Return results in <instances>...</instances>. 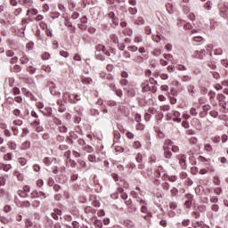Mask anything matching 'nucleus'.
<instances>
[{
  "label": "nucleus",
  "instance_id": "c03bdc74",
  "mask_svg": "<svg viewBox=\"0 0 228 228\" xmlns=\"http://www.w3.org/2000/svg\"><path fill=\"white\" fill-rule=\"evenodd\" d=\"M120 132L119 131H115L114 132V142H118L120 140Z\"/></svg>",
  "mask_w": 228,
  "mask_h": 228
},
{
  "label": "nucleus",
  "instance_id": "774afa93",
  "mask_svg": "<svg viewBox=\"0 0 228 228\" xmlns=\"http://www.w3.org/2000/svg\"><path fill=\"white\" fill-rule=\"evenodd\" d=\"M32 206L34 207V208H40V200H34L33 202H32Z\"/></svg>",
  "mask_w": 228,
  "mask_h": 228
},
{
  "label": "nucleus",
  "instance_id": "c85d7f7f",
  "mask_svg": "<svg viewBox=\"0 0 228 228\" xmlns=\"http://www.w3.org/2000/svg\"><path fill=\"white\" fill-rule=\"evenodd\" d=\"M43 163H45V165H46V167H49L53 164V159H51V158L46 157L44 159Z\"/></svg>",
  "mask_w": 228,
  "mask_h": 228
},
{
  "label": "nucleus",
  "instance_id": "473e14b6",
  "mask_svg": "<svg viewBox=\"0 0 228 228\" xmlns=\"http://www.w3.org/2000/svg\"><path fill=\"white\" fill-rule=\"evenodd\" d=\"M87 159L91 163H97V158L95 157V155H92V154L88 155Z\"/></svg>",
  "mask_w": 228,
  "mask_h": 228
},
{
  "label": "nucleus",
  "instance_id": "e433bc0d",
  "mask_svg": "<svg viewBox=\"0 0 228 228\" xmlns=\"http://www.w3.org/2000/svg\"><path fill=\"white\" fill-rule=\"evenodd\" d=\"M47 197H49V194H47L42 191H38V199H47Z\"/></svg>",
  "mask_w": 228,
  "mask_h": 228
},
{
  "label": "nucleus",
  "instance_id": "9d476101",
  "mask_svg": "<svg viewBox=\"0 0 228 228\" xmlns=\"http://www.w3.org/2000/svg\"><path fill=\"white\" fill-rule=\"evenodd\" d=\"M109 19H110L111 22L113 24H115V26H118V19H117V17H115V12H109Z\"/></svg>",
  "mask_w": 228,
  "mask_h": 228
},
{
  "label": "nucleus",
  "instance_id": "6e6552de",
  "mask_svg": "<svg viewBox=\"0 0 228 228\" xmlns=\"http://www.w3.org/2000/svg\"><path fill=\"white\" fill-rule=\"evenodd\" d=\"M161 175H162V179H164V181H167V179H168L170 177V176H168V175H167L163 172V167H159V169L157 170V176L161 177Z\"/></svg>",
  "mask_w": 228,
  "mask_h": 228
},
{
  "label": "nucleus",
  "instance_id": "bb28decb",
  "mask_svg": "<svg viewBox=\"0 0 228 228\" xmlns=\"http://www.w3.org/2000/svg\"><path fill=\"white\" fill-rule=\"evenodd\" d=\"M20 61L22 65H26L27 63L29 62V59L28 58V56L23 55L20 59Z\"/></svg>",
  "mask_w": 228,
  "mask_h": 228
},
{
  "label": "nucleus",
  "instance_id": "37998d69",
  "mask_svg": "<svg viewBox=\"0 0 228 228\" xmlns=\"http://www.w3.org/2000/svg\"><path fill=\"white\" fill-rule=\"evenodd\" d=\"M182 10L183 13L188 14L190 12V6H188V4H182Z\"/></svg>",
  "mask_w": 228,
  "mask_h": 228
},
{
  "label": "nucleus",
  "instance_id": "a878e982",
  "mask_svg": "<svg viewBox=\"0 0 228 228\" xmlns=\"http://www.w3.org/2000/svg\"><path fill=\"white\" fill-rule=\"evenodd\" d=\"M14 175L15 177H17L18 181H24V175H22L19 171H15Z\"/></svg>",
  "mask_w": 228,
  "mask_h": 228
},
{
  "label": "nucleus",
  "instance_id": "a19ab883",
  "mask_svg": "<svg viewBox=\"0 0 228 228\" xmlns=\"http://www.w3.org/2000/svg\"><path fill=\"white\" fill-rule=\"evenodd\" d=\"M27 70L29 72V74H36L37 73V68L33 66L27 67Z\"/></svg>",
  "mask_w": 228,
  "mask_h": 228
},
{
  "label": "nucleus",
  "instance_id": "603ef678",
  "mask_svg": "<svg viewBox=\"0 0 228 228\" xmlns=\"http://www.w3.org/2000/svg\"><path fill=\"white\" fill-rule=\"evenodd\" d=\"M151 54H153V56H160V54H161V49H159V48L155 49V50L151 53Z\"/></svg>",
  "mask_w": 228,
  "mask_h": 228
},
{
  "label": "nucleus",
  "instance_id": "7c9ffc66",
  "mask_svg": "<svg viewBox=\"0 0 228 228\" xmlns=\"http://www.w3.org/2000/svg\"><path fill=\"white\" fill-rule=\"evenodd\" d=\"M163 58H165V60H167V61H174V56L170 53H164Z\"/></svg>",
  "mask_w": 228,
  "mask_h": 228
},
{
  "label": "nucleus",
  "instance_id": "20e7f679",
  "mask_svg": "<svg viewBox=\"0 0 228 228\" xmlns=\"http://www.w3.org/2000/svg\"><path fill=\"white\" fill-rule=\"evenodd\" d=\"M62 101L65 102V104H69V102H71V104H76V101L72 99L70 93H64L62 95Z\"/></svg>",
  "mask_w": 228,
  "mask_h": 228
},
{
  "label": "nucleus",
  "instance_id": "9b49d317",
  "mask_svg": "<svg viewBox=\"0 0 228 228\" xmlns=\"http://www.w3.org/2000/svg\"><path fill=\"white\" fill-rule=\"evenodd\" d=\"M0 170L10 172V170H12V166L10 164L0 163Z\"/></svg>",
  "mask_w": 228,
  "mask_h": 228
},
{
  "label": "nucleus",
  "instance_id": "cd10ccee",
  "mask_svg": "<svg viewBox=\"0 0 228 228\" xmlns=\"http://www.w3.org/2000/svg\"><path fill=\"white\" fill-rule=\"evenodd\" d=\"M77 163H78V165H80V167H82L83 170H86L87 165H86V162L85 160L78 159Z\"/></svg>",
  "mask_w": 228,
  "mask_h": 228
},
{
  "label": "nucleus",
  "instance_id": "0e129e2a",
  "mask_svg": "<svg viewBox=\"0 0 228 228\" xmlns=\"http://www.w3.org/2000/svg\"><path fill=\"white\" fill-rule=\"evenodd\" d=\"M161 111H170V105H163L160 107Z\"/></svg>",
  "mask_w": 228,
  "mask_h": 228
},
{
  "label": "nucleus",
  "instance_id": "e2e57ef3",
  "mask_svg": "<svg viewBox=\"0 0 228 228\" xmlns=\"http://www.w3.org/2000/svg\"><path fill=\"white\" fill-rule=\"evenodd\" d=\"M69 136L73 140H77V138H78L77 134H76V132H74V131L69 132Z\"/></svg>",
  "mask_w": 228,
  "mask_h": 228
},
{
  "label": "nucleus",
  "instance_id": "bf43d9fd",
  "mask_svg": "<svg viewBox=\"0 0 228 228\" xmlns=\"http://www.w3.org/2000/svg\"><path fill=\"white\" fill-rule=\"evenodd\" d=\"M42 70H45V72H47L49 74V72H51V66H49V65H43L42 66Z\"/></svg>",
  "mask_w": 228,
  "mask_h": 228
},
{
  "label": "nucleus",
  "instance_id": "79ce46f5",
  "mask_svg": "<svg viewBox=\"0 0 228 228\" xmlns=\"http://www.w3.org/2000/svg\"><path fill=\"white\" fill-rule=\"evenodd\" d=\"M163 37V35L161 34H158L156 36L152 37V40H154V42H161V37Z\"/></svg>",
  "mask_w": 228,
  "mask_h": 228
},
{
  "label": "nucleus",
  "instance_id": "393cba45",
  "mask_svg": "<svg viewBox=\"0 0 228 228\" xmlns=\"http://www.w3.org/2000/svg\"><path fill=\"white\" fill-rule=\"evenodd\" d=\"M12 72L19 73L22 70V67L19 64H16L12 68Z\"/></svg>",
  "mask_w": 228,
  "mask_h": 228
},
{
  "label": "nucleus",
  "instance_id": "5701e85b",
  "mask_svg": "<svg viewBox=\"0 0 228 228\" xmlns=\"http://www.w3.org/2000/svg\"><path fill=\"white\" fill-rule=\"evenodd\" d=\"M82 151H85L86 152L92 153L94 152V148L88 144H86L84 147H82Z\"/></svg>",
  "mask_w": 228,
  "mask_h": 228
},
{
  "label": "nucleus",
  "instance_id": "423d86ee",
  "mask_svg": "<svg viewBox=\"0 0 228 228\" xmlns=\"http://www.w3.org/2000/svg\"><path fill=\"white\" fill-rule=\"evenodd\" d=\"M206 55V50L202 49L200 51H195L193 53V57L198 60H204V56Z\"/></svg>",
  "mask_w": 228,
  "mask_h": 228
},
{
  "label": "nucleus",
  "instance_id": "49530a36",
  "mask_svg": "<svg viewBox=\"0 0 228 228\" xmlns=\"http://www.w3.org/2000/svg\"><path fill=\"white\" fill-rule=\"evenodd\" d=\"M204 150L206 151V152H213V147L211 146V144H205Z\"/></svg>",
  "mask_w": 228,
  "mask_h": 228
},
{
  "label": "nucleus",
  "instance_id": "69168bd1",
  "mask_svg": "<svg viewBox=\"0 0 228 228\" xmlns=\"http://www.w3.org/2000/svg\"><path fill=\"white\" fill-rule=\"evenodd\" d=\"M30 126H32L33 127H36V126H40V119H34V122L30 123Z\"/></svg>",
  "mask_w": 228,
  "mask_h": 228
},
{
  "label": "nucleus",
  "instance_id": "f704fd0d",
  "mask_svg": "<svg viewBox=\"0 0 228 228\" xmlns=\"http://www.w3.org/2000/svg\"><path fill=\"white\" fill-rule=\"evenodd\" d=\"M110 40L113 42V44H118V36L116 34L110 35Z\"/></svg>",
  "mask_w": 228,
  "mask_h": 228
},
{
  "label": "nucleus",
  "instance_id": "1a4fd4ad",
  "mask_svg": "<svg viewBox=\"0 0 228 228\" xmlns=\"http://www.w3.org/2000/svg\"><path fill=\"white\" fill-rule=\"evenodd\" d=\"M164 149V157L167 159H170L172 158V151H170V148L168 146H163Z\"/></svg>",
  "mask_w": 228,
  "mask_h": 228
},
{
  "label": "nucleus",
  "instance_id": "4468645a",
  "mask_svg": "<svg viewBox=\"0 0 228 228\" xmlns=\"http://www.w3.org/2000/svg\"><path fill=\"white\" fill-rule=\"evenodd\" d=\"M179 163L183 170H186V155H182Z\"/></svg>",
  "mask_w": 228,
  "mask_h": 228
},
{
  "label": "nucleus",
  "instance_id": "3c124183",
  "mask_svg": "<svg viewBox=\"0 0 228 228\" xmlns=\"http://www.w3.org/2000/svg\"><path fill=\"white\" fill-rule=\"evenodd\" d=\"M145 21L143 20V19L142 17H138L135 20V24H137V26H142V24H143Z\"/></svg>",
  "mask_w": 228,
  "mask_h": 228
},
{
  "label": "nucleus",
  "instance_id": "4be33fe9",
  "mask_svg": "<svg viewBox=\"0 0 228 228\" xmlns=\"http://www.w3.org/2000/svg\"><path fill=\"white\" fill-rule=\"evenodd\" d=\"M208 97H209L210 102H212V103L215 102V98L216 97V93H215L213 91H209Z\"/></svg>",
  "mask_w": 228,
  "mask_h": 228
},
{
  "label": "nucleus",
  "instance_id": "ddd939ff",
  "mask_svg": "<svg viewBox=\"0 0 228 228\" xmlns=\"http://www.w3.org/2000/svg\"><path fill=\"white\" fill-rule=\"evenodd\" d=\"M41 28H43V29H45V34L47 35V37H53V32L51 31V29L47 28V24H45V22L42 21L40 24Z\"/></svg>",
  "mask_w": 228,
  "mask_h": 228
},
{
  "label": "nucleus",
  "instance_id": "864d4df0",
  "mask_svg": "<svg viewBox=\"0 0 228 228\" xmlns=\"http://www.w3.org/2000/svg\"><path fill=\"white\" fill-rule=\"evenodd\" d=\"M12 153H7L4 156V161H12Z\"/></svg>",
  "mask_w": 228,
  "mask_h": 228
},
{
  "label": "nucleus",
  "instance_id": "72a5a7b5",
  "mask_svg": "<svg viewBox=\"0 0 228 228\" xmlns=\"http://www.w3.org/2000/svg\"><path fill=\"white\" fill-rule=\"evenodd\" d=\"M68 163L69 164V167L71 168H76L77 167V163L76 162V160L69 159Z\"/></svg>",
  "mask_w": 228,
  "mask_h": 228
},
{
  "label": "nucleus",
  "instance_id": "4d7b16f0",
  "mask_svg": "<svg viewBox=\"0 0 228 228\" xmlns=\"http://www.w3.org/2000/svg\"><path fill=\"white\" fill-rule=\"evenodd\" d=\"M199 104H206V102H208V99H206V97L201 96L199 98Z\"/></svg>",
  "mask_w": 228,
  "mask_h": 228
},
{
  "label": "nucleus",
  "instance_id": "338daca9",
  "mask_svg": "<svg viewBox=\"0 0 228 228\" xmlns=\"http://www.w3.org/2000/svg\"><path fill=\"white\" fill-rule=\"evenodd\" d=\"M48 186H53L54 185V179L53 177H49L47 181Z\"/></svg>",
  "mask_w": 228,
  "mask_h": 228
},
{
  "label": "nucleus",
  "instance_id": "39448f33",
  "mask_svg": "<svg viewBox=\"0 0 228 228\" xmlns=\"http://www.w3.org/2000/svg\"><path fill=\"white\" fill-rule=\"evenodd\" d=\"M124 90L127 93V95L130 97H134L136 95V88H134V86L128 85V87H124Z\"/></svg>",
  "mask_w": 228,
  "mask_h": 228
},
{
  "label": "nucleus",
  "instance_id": "58836bf2",
  "mask_svg": "<svg viewBox=\"0 0 228 228\" xmlns=\"http://www.w3.org/2000/svg\"><path fill=\"white\" fill-rule=\"evenodd\" d=\"M174 145V142L170 139H167L165 141L164 143V147H168L170 149V147H172Z\"/></svg>",
  "mask_w": 228,
  "mask_h": 228
},
{
  "label": "nucleus",
  "instance_id": "6ab92c4d",
  "mask_svg": "<svg viewBox=\"0 0 228 228\" xmlns=\"http://www.w3.org/2000/svg\"><path fill=\"white\" fill-rule=\"evenodd\" d=\"M29 147H31V142H29V141H25L21 144V150L22 151H28V149H29Z\"/></svg>",
  "mask_w": 228,
  "mask_h": 228
},
{
  "label": "nucleus",
  "instance_id": "aec40b11",
  "mask_svg": "<svg viewBox=\"0 0 228 228\" xmlns=\"http://www.w3.org/2000/svg\"><path fill=\"white\" fill-rule=\"evenodd\" d=\"M7 147L11 150V151H15L17 149V143L15 142L10 141L7 143Z\"/></svg>",
  "mask_w": 228,
  "mask_h": 228
},
{
  "label": "nucleus",
  "instance_id": "ea45409f",
  "mask_svg": "<svg viewBox=\"0 0 228 228\" xmlns=\"http://www.w3.org/2000/svg\"><path fill=\"white\" fill-rule=\"evenodd\" d=\"M213 47H214L213 45H208L206 46V51H207V53H209V56H213V53H212Z\"/></svg>",
  "mask_w": 228,
  "mask_h": 228
},
{
  "label": "nucleus",
  "instance_id": "c9c22d12",
  "mask_svg": "<svg viewBox=\"0 0 228 228\" xmlns=\"http://www.w3.org/2000/svg\"><path fill=\"white\" fill-rule=\"evenodd\" d=\"M71 99H73V101H75V102L77 103L78 102V101H81V95L73 94H71Z\"/></svg>",
  "mask_w": 228,
  "mask_h": 228
},
{
  "label": "nucleus",
  "instance_id": "412c9836",
  "mask_svg": "<svg viewBox=\"0 0 228 228\" xmlns=\"http://www.w3.org/2000/svg\"><path fill=\"white\" fill-rule=\"evenodd\" d=\"M44 115L46 117H51L53 115V109L51 107H46L45 111H43Z\"/></svg>",
  "mask_w": 228,
  "mask_h": 228
},
{
  "label": "nucleus",
  "instance_id": "de8ad7c7",
  "mask_svg": "<svg viewBox=\"0 0 228 228\" xmlns=\"http://www.w3.org/2000/svg\"><path fill=\"white\" fill-rule=\"evenodd\" d=\"M216 99H217V101H219V102H222L225 101V95H224L222 94H218L216 95Z\"/></svg>",
  "mask_w": 228,
  "mask_h": 228
},
{
  "label": "nucleus",
  "instance_id": "f257e3e1",
  "mask_svg": "<svg viewBox=\"0 0 228 228\" xmlns=\"http://www.w3.org/2000/svg\"><path fill=\"white\" fill-rule=\"evenodd\" d=\"M217 6L220 11L221 17H223V19H225L228 15V12H228V3L227 2H224V3L220 2Z\"/></svg>",
  "mask_w": 228,
  "mask_h": 228
},
{
  "label": "nucleus",
  "instance_id": "2f4dec72",
  "mask_svg": "<svg viewBox=\"0 0 228 228\" xmlns=\"http://www.w3.org/2000/svg\"><path fill=\"white\" fill-rule=\"evenodd\" d=\"M224 51L222 50V48H216L214 49V55L215 56H222Z\"/></svg>",
  "mask_w": 228,
  "mask_h": 228
},
{
  "label": "nucleus",
  "instance_id": "13d9d810",
  "mask_svg": "<svg viewBox=\"0 0 228 228\" xmlns=\"http://www.w3.org/2000/svg\"><path fill=\"white\" fill-rule=\"evenodd\" d=\"M59 131H60V133H67V131H69V128H67V126L61 125V126H59Z\"/></svg>",
  "mask_w": 228,
  "mask_h": 228
},
{
  "label": "nucleus",
  "instance_id": "b1692460",
  "mask_svg": "<svg viewBox=\"0 0 228 228\" xmlns=\"http://www.w3.org/2000/svg\"><path fill=\"white\" fill-rule=\"evenodd\" d=\"M166 8L168 13L170 14L174 13V4H172L171 3H168L166 4Z\"/></svg>",
  "mask_w": 228,
  "mask_h": 228
},
{
  "label": "nucleus",
  "instance_id": "0eeeda50",
  "mask_svg": "<svg viewBox=\"0 0 228 228\" xmlns=\"http://www.w3.org/2000/svg\"><path fill=\"white\" fill-rule=\"evenodd\" d=\"M30 190H31V187H29V185L23 186V191H19L20 197H24V198L28 197V194L29 193Z\"/></svg>",
  "mask_w": 228,
  "mask_h": 228
},
{
  "label": "nucleus",
  "instance_id": "f8f14e48",
  "mask_svg": "<svg viewBox=\"0 0 228 228\" xmlns=\"http://www.w3.org/2000/svg\"><path fill=\"white\" fill-rule=\"evenodd\" d=\"M173 117L174 122H181V112L174 110Z\"/></svg>",
  "mask_w": 228,
  "mask_h": 228
},
{
  "label": "nucleus",
  "instance_id": "7ed1b4c3",
  "mask_svg": "<svg viewBox=\"0 0 228 228\" xmlns=\"http://www.w3.org/2000/svg\"><path fill=\"white\" fill-rule=\"evenodd\" d=\"M102 49H104L103 45H98L95 46V58L96 60H101L102 61L104 60V57L101 54H99Z\"/></svg>",
  "mask_w": 228,
  "mask_h": 228
},
{
  "label": "nucleus",
  "instance_id": "a18cd8bd",
  "mask_svg": "<svg viewBox=\"0 0 228 228\" xmlns=\"http://www.w3.org/2000/svg\"><path fill=\"white\" fill-rule=\"evenodd\" d=\"M207 65L208 67H209V69H212V70H215V69H216V64L215 63V61H208Z\"/></svg>",
  "mask_w": 228,
  "mask_h": 228
},
{
  "label": "nucleus",
  "instance_id": "f3484780",
  "mask_svg": "<svg viewBox=\"0 0 228 228\" xmlns=\"http://www.w3.org/2000/svg\"><path fill=\"white\" fill-rule=\"evenodd\" d=\"M119 111L124 113L125 117H129V109L125 106H119Z\"/></svg>",
  "mask_w": 228,
  "mask_h": 228
},
{
  "label": "nucleus",
  "instance_id": "5fc2aeb1",
  "mask_svg": "<svg viewBox=\"0 0 228 228\" xmlns=\"http://www.w3.org/2000/svg\"><path fill=\"white\" fill-rule=\"evenodd\" d=\"M212 5H213V3H211V1H208V2L205 4L204 8H205L206 10H211Z\"/></svg>",
  "mask_w": 228,
  "mask_h": 228
},
{
  "label": "nucleus",
  "instance_id": "09e8293b",
  "mask_svg": "<svg viewBox=\"0 0 228 228\" xmlns=\"http://www.w3.org/2000/svg\"><path fill=\"white\" fill-rule=\"evenodd\" d=\"M105 102H106L107 106H111V107L117 106V102H115L113 100H108Z\"/></svg>",
  "mask_w": 228,
  "mask_h": 228
},
{
  "label": "nucleus",
  "instance_id": "2eb2a0df",
  "mask_svg": "<svg viewBox=\"0 0 228 228\" xmlns=\"http://www.w3.org/2000/svg\"><path fill=\"white\" fill-rule=\"evenodd\" d=\"M92 222L95 228H102V221L97 219V217L94 218Z\"/></svg>",
  "mask_w": 228,
  "mask_h": 228
},
{
  "label": "nucleus",
  "instance_id": "c756f323",
  "mask_svg": "<svg viewBox=\"0 0 228 228\" xmlns=\"http://www.w3.org/2000/svg\"><path fill=\"white\" fill-rule=\"evenodd\" d=\"M0 197L2 199L8 198V191H6L4 189H0Z\"/></svg>",
  "mask_w": 228,
  "mask_h": 228
},
{
  "label": "nucleus",
  "instance_id": "dca6fc26",
  "mask_svg": "<svg viewBox=\"0 0 228 228\" xmlns=\"http://www.w3.org/2000/svg\"><path fill=\"white\" fill-rule=\"evenodd\" d=\"M81 82L83 83V85H92V78L82 76Z\"/></svg>",
  "mask_w": 228,
  "mask_h": 228
},
{
  "label": "nucleus",
  "instance_id": "680f3d73",
  "mask_svg": "<svg viewBox=\"0 0 228 228\" xmlns=\"http://www.w3.org/2000/svg\"><path fill=\"white\" fill-rule=\"evenodd\" d=\"M56 140H57V142H59L60 143H61V142H65V136L58 134V135L56 136Z\"/></svg>",
  "mask_w": 228,
  "mask_h": 228
},
{
  "label": "nucleus",
  "instance_id": "052dcab7",
  "mask_svg": "<svg viewBox=\"0 0 228 228\" xmlns=\"http://www.w3.org/2000/svg\"><path fill=\"white\" fill-rule=\"evenodd\" d=\"M50 17L51 19H58V17H60V12H51Z\"/></svg>",
  "mask_w": 228,
  "mask_h": 228
},
{
  "label": "nucleus",
  "instance_id": "f03ea898",
  "mask_svg": "<svg viewBox=\"0 0 228 228\" xmlns=\"http://www.w3.org/2000/svg\"><path fill=\"white\" fill-rule=\"evenodd\" d=\"M85 213L86 215H87L90 220H94V218H95V214L97 213V210L92 207H86Z\"/></svg>",
  "mask_w": 228,
  "mask_h": 228
},
{
  "label": "nucleus",
  "instance_id": "4c0bfd02",
  "mask_svg": "<svg viewBox=\"0 0 228 228\" xmlns=\"http://www.w3.org/2000/svg\"><path fill=\"white\" fill-rule=\"evenodd\" d=\"M120 85H121V86H129V80H127V78H122L121 80H120Z\"/></svg>",
  "mask_w": 228,
  "mask_h": 228
},
{
  "label": "nucleus",
  "instance_id": "8fccbe9b",
  "mask_svg": "<svg viewBox=\"0 0 228 228\" xmlns=\"http://www.w3.org/2000/svg\"><path fill=\"white\" fill-rule=\"evenodd\" d=\"M190 115H191L192 117H197V115H199V112H197V109L192 107L190 110Z\"/></svg>",
  "mask_w": 228,
  "mask_h": 228
},
{
  "label": "nucleus",
  "instance_id": "6e6d98bb",
  "mask_svg": "<svg viewBox=\"0 0 228 228\" xmlns=\"http://www.w3.org/2000/svg\"><path fill=\"white\" fill-rule=\"evenodd\" d=\"M30 199H38V191H33L30 193Z\"/></svg>",
  "mask_w": 228,
  "mask_h": 228
},
{
  "label": "nucleus",
  "instance_id": "a211bd4d",
  "mask_svg": "<svg viewBox=\"0 0 228 228\" xmlns=\"http://www.w3.org/2000/svg\"><path fill=\"white\" fill-rule=\"evenodd\" d=\"M187 90L189 92V94L193 97L194 94H195V86L191 84L187 86Z\"/></svg>",
  "mask_w": 228,
  "mask_h": 228
}]
</instances>
